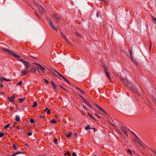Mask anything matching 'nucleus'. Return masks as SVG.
I'll list each match as a JSON object with an SVG mask.
<instances>
[{"instance_id": "f257e3e1", "label": "nucleus", "mask_w": 156, "mask_h": 156, "mask_svg": "<svg viewBox=\"0 0 156 156\" xmlns=\"http://www.w3.org/2000/svg\"><path fill=\"white\" fill-rule=\"evenodd\" d=\"M2 50L5 51V53H8L9 55H10L12 56H14L16 58H19L20 57V56L16 54H14L13 52L12 51L8 49L5 48H4L2 47L1 48Z\"/></svg>"}, {"instance_id": "f03ea898", "label": "nucleus", "mask_w": 156, "mask_h": 156, "mask_svg": "<svg viewBox=\"0 0 156 156\" xmlns=\"http://www.w3.org/2000/svg\"><path fill=\"white\" fill-rule=\"evenodd\" d=\"M119 80L120 81L123 82L127 87L129 88H131L132 90H133L132 87V84L131 83H129L127 81L126 79L121 78L119 79Z\"/></svg>"}, {"instance_id": "7ed1b4c3", "label": "nucleus", "mask_w": 156, "mask_h": 156, "mask_svg": "<svg viewBox=\"0 0 156 156\" xmlns=\"http://www.w3.org/2000/svg\"><path fill=\"white\" fill-rule=\"evenodd\" d=\"M19 61L20 62H22V63L23 64L25 67V69H27L29 67V66L28 64H30L27 61L24 60L23 59L20 58L19 60Z\"/></svg>"}, {"instance_id": "20e7f679", "label": "nucleus", "mask_w": 156, "mask_h": 156, "mask_svg": "<svg viewBox=\"0 0 156 156\" xmlns=\"http://www.w3.org/2000/svg\"><path fill=\"white\" fill-rule=\"evenodd\" d=\"M47 20L48 22V23H49V24L50 26L52 27V29L54 30L55 31H57V27H55L54 25H53L52 23V22H51L50 19V18H48L47 19Z\"/></svg>"}, {"instance_id": "39448f33", "label": "nucleus", "mask_w": 156, "mask_h": 156, "mask_svg": "<svg viewBox=\"0 0 156 156\" xmlns=\"http://www.w3.org/2000/svg\"><path fill=\"white\" fill-rule=\"evenodd\" d=\"M53 17L54 18H55L57 21H59L61 19V17L56 14H54L53 16Z\"/></svg>"}, {"instance_id": "423d86ee", "label": "nucleus", "mask_w": 156, "mask_h": 156, "mask_svg": "<svg viewBox=\"0 0 156 156\" xmlns=\"http://www.w3.org/2000/svg\"><path fill=\"white\" fill-rule=\"evenodd\" d=\"M83 100L84 101V102L89 107H92L91 105H90V103L87 101L86 99H83Z\"/></svg>"}, {"instance_id": "0eeeda50", "label": "nucleus", "mask_w": 156, "mask_h": 156, "mask_svg": "<svg viewBox=\"0 0 156 156\" xmlns=\"http://www.w3.org/2000/svg\"><path fill=\"white\" fill-rule=\"evenodd\" d=\"M138 144H139L140 146H141L142 147H143V148H144L145 147V145L141 141L140 139L139 138V139H138Z\"/></svg>"}, {"instance_id": "6e6552de", "label": "nucleus", "mask_w": 156, "mask_h": 156, "mask_svg": "<svg viewBox=\"0 0 156 156\" xmlns=\"http://www.w3.org/2000/svg\"><path fill=\"white\" fill-rule=\"evenodd\" d=\"M15 98V97L14 96H13L12 97H8V99L10 102H12L14 101Z\"/></svg>"}, {"instance_id": "1a4fd4ad", "label": "nucleus", "mask_w": 156, "mask_h": 156, "mask_svg": "<svg viewBox=\"0 0 156 156\" xmlns=\"http://www.w3.org/2000/svg\"><path fill=\"white\" fill-rule=\"evenodd\" d=\"M29 71L28 70L23 71L22 72V75L24 76L29 73Z\"/></svg>"}, {"instance_id": "9d476101", "label": "nucleus", "mask_w": 156, "mask_h": 156, "mask_svg": "<svg viewBox=\"0 0 156 156\" xmlns=\"http://www.w3.org/2000/svg\"><path fill=\"white\" fill-rule=\"evenodd\" d=\"M106 76L108 77V79L109 80L111 79V77L110 76V74L108 72L107 70H104Z\"/></svg>"}, {"instance_id": "9b49d317", "label": "nucleus", "mask_w": 156, "mask_h": 156, "mask_svg": "<svg viewBox=\"0 0 156 156\" xmlns=\"http://www.w3.org/2000/svg\"><path fill=\"white\" fill-rule=\"evenodd\" d=\"M121 128L122 130L123 131V132L125 133V134L126 135H127L128 134L127 132H126V129H125L124 127L123 126H121Z\"/></svg>"}, {"instance_id": "f8f14e48", "label": "nucleus", "mask_w": 156, "mask_h": 156, "mask_svg": "<svg viewBox=\"0 0 156 156\" xmlns=\"http://www.w3.org/2000/svg\"><path fill=\"white\" fill-rule=\"evenodd\" d=\"M61 77H62L68 84L70 85H71L70 82L67 80L62 75V76H61Z\"/></svg>"}, {"instance_id": "ddd939ff", "label": "nucleus", "mask_w": 156, "mask_h": 156, "mask_svg": "<svg viewBox=\"0 0 156 156\" xmlns=\"http://www.w3.org/2000/svg\"><path fill=\"white\" fill-rule=\"evenodd\" d=\"M3 80L6 81H11V80L7 79L5 78H0V82H2Z\"/></svg>"}, {"instance_id": "4468645a", "label": "nucleus", "mask_w": 156, "mask_h": 156, "mask_svg": "<svg viewBox=\"0 0 156 156\" xmlns=\"http://www.w3.org/2000/svg\"><path fill=\"white\" fill-rule=\"evenodd\" d=\"M37 69V70L39 73H45L44 71V70H43L42 69L39 68H38L37 67L36 68Z\"/></svg>"}, {"instance_id": "2eb2a0df", "label": "nucleus", "mask_w": 156, "mask_h": 156, "mask_svg": "<svg viewBox=\"0 0 156 156\" xmlns=\"http://www.w3.org/2000/svg\"><path fill=\"white\" fill-rule=\"evenodd\" d=\"M88 115L90 117V118H91L92 120H93L94 121H96L95 119L94 118L93 115H91L89 113V112L88 113Z\"/></svg>"}, {"instance_id": "dca6fc26", "label": "nucleus", "mask_w": 156, "mask_h": 156, "mask_svg": "<svg viewBox=\"0 0 156 156\" xmlns=\"http://www.w3.org/2000/svg\"><path fill=\"white\" fill-rule=\"evenodd\" d=\"M131 60L132 61L134 62V63L136 65H137V61L135 59L133 58V57H132V58H131Z\"/></svg>"}, {"instance_id": "f3484780", "label": "nucleus", "mask_w": 156, "mask_h": 156, "mask_svg": "<svg viewBox=\"0 0 156 156\" xmlns=\"http://www.w3.org/2000/svg\"><path fill=\"white\" fill-rule=\"evenodd\" d=\"M51 83L53 87V88L55 89L56 88L57 86L55 84V83L53 81H51Z\"/></svg>"}, {"instance_id": "a211bd4d", "label": "nucleus", "mask_w": 156, "mask_h": 156, "mask_svg": "<svg viewBox=\"0 0 156 156\" xmlns=\"http://www.w3.org/2000/svg\"><path fill=\"white\" fill-rule=\"evenodd\" d=\"M20 120V117L19 116L16 115V116L15 120L19 122Z\"/></svg>"}, {"instance_id": "6ab92c4d", "label": "nucleus", "mask_w": 156, "mask_h": 156, "mask_svg": "<svg viewBox=\"0 0 156 156\" xmlns=\"http://www.w3.org/2000/svg\"><path fill=\"white\" fill-rule=\"evenodd\" d=\"M38 8L39 9V10H40V11L42 13V11L44 10V8H43V7L41 5L39 6Z\"/></svg>"}, {"instance_id": "aec40b11", "label": "nucleus", "mask_w": 156, "mask_h": 156, "mask_svg": "<svg viewBox=\"0 0 156 156\" xmlns=\"http://www.w3.org/2000/svg\"><path fill=\"white\" fill-rule=\"evenodd\" d=\"M26 99V98L25 97L20 98L19 99V101L21 103L24 100Z\"/></svg>"}, {"instance_id": "412c9836", "label": "nucleus", "mask_w": 156, "mask_h": 156, "mask_svg": "<svg viewBox=\"0 0 156 156\" xmlns=\"http://www.w3.org/2000/svg\"><path fill=\"white\" fill-rule=\"evenodd\" d=\"M60 34L62 37L64 39L66 37V36L64 35L62 32H60Z\"/></svg>"}, {"instance_id": "4be33fe9", "label": "nucleus", "mask_w": 156, "mask_h": 156, "mask_svg": "<svg viewBox=\"0 0 156 156\" xmlns=\"http://www.w3.org/2000/svg\"><path fill=\"white\" fill-rule=\"evenodd\" d=\"M72 135V134L71 132H69L68 134L66 135V137L68 138H69Z\"/></svg>"}, {"instance_id": "5701e85b", "label": "nucleus", "mask_w": 156, "mask_h": 156, "mask_svg": "<svg viewBox=\"0 0 156 156\" xmlns=\"http://www.w3.org/2000/svg\"><path fill=\"white\" fill-rule=\"evenodd\" d=\"M37 105V102L36 101H34V104L32 106V107L33 108H35L36 107Z\"/></svg>"}, {"instance_id": "b1692460", "label": "nucleus", "mask_w": 156, "mask_h": 156, "mask_svg": "<svg viewBox=\"0 0 156 156\" xmlns=\"http://www.w3.org/2000/svg\"><path fill=\"white\" fill-rule=\"evenodd\" d=\"M75 34L76 36H78L80 37V38L81 37V35L78 32H76L75 33Z\"/></svg>"}, {"instance_id": "393cba45", "label": "nucleus", "mask_w": 156, "mask_h": 156, "mask_svg": "<svg viewBox=\"0 0 156 156\" xmlns=\"http://www.w3.org/2000/svg\"><path fill=\"white\" fill-rule=\"evenodd\" d=\"M54 71L56 73H57L60 77L62 76V75L59 73L57 70L55 69L54 70Z\"/></svg>"}, {"instance_id": "a878e982", "label": "nucleus", "mask_w": 156, "mask_h": 156, "mask_svg": "<svg viewBox=\"0 0 156 156\" xmlns=\"http://www.w3.org/2000/svg\"><path fill=\"white\" fill-rule=\"evenodd\" d=\"M91 128L90 127V126L89 125H87L85 127V129L86 130H87L89 129H91Z\"/></svg>"}, {"instance_id": "bb28decb", "label": "nucleus", "mask_w": 156, "mask_h": 156, "mask_svg": "<svg viewBox=\"0 0 156 156\" xmlns=\"http://www.w3.org/2000/svg\"><path fill=\"white\" fill-rule=\"evenodd\" d=\"M129 52L130 54L131 58H132L133 56L132 55V50L130 49H129Z\"/></svg>"}, {"instance_id": "cd10ccee", "label": "nucleus", "mask_w": 156, "mask_h": 156, "mask_svg": "<svg viewBox=\"0 0 156 156\" xmlns=\"http://www.w3.org/2000/svg\"><path fill=\"white\" fill-rule=\"evenodd\" d=\"M30 72L32 73H34L36 72V71L34 68H32L31 69Z\"/></svg>"}, {"instance_id": "c85d7f7f", "label": "nucleus", "mask_w": 156, "mask_h": 156, "mask_svg": "<svg viewBox=\"0 0 156 156\" xmlns=\"http://www.w3.org/2000/svg\"><path fill=\"white\" fill-rule=\"evenodd\" d=\"M131 133L132 134H133V135H134L135 136V137L137 139H139V138L138 137V136H136V135L134 133H133V132L132 131Z\"/></svg>"}, {"instance_id": "c756f323", "label": "nucleus", "mask_w": 156, "mask_h": 156, "mask_svg": "<svg viewBox=\"0 0 156 156\" xmlns=\"http://www.w3.org/2000/svg\"><path fill=\"white\" fill-rule=\"evenodd\" d=\"M34 64L35 65H36V66H37L38 67L41 68V67H42V66L39 63H35Z\"/></svg>"}, {"instance_id": "7c9ffc66", "label": "nucleus", "mask_w": 156, "mask_h": 156, "mask_svg": "<svg viewBox=\"0 0 156 156\" xmlns=\"http://www.w3.org/2000/svg\"><path fill=\"white\" fill-rule=\"evenodd\" d=\"M152 21H154V22L155 24H156V18L154 17L153 16H152Z\"/></svg>"}, {"instance_id": "2f4dec72", "label": "nucleus", "mask_w": 156, "mask_h": 156, "mask_svg": "<svg viewBox=\"0 0 156 156\" xmlns=\"http://www.w3.org/2000/svg\"><path fill=\"white\" fill-rule=\"evenodd\" d=\"M95 105L98 108L99 110H101L102 109V108H101L100 106L96 104H95Z\"/></svg>"}, {"instance_id": "473e14b6", "label": "nucleus", "mask_w": 156, "mask_h": 156, "mask_svg": "<svg viewBox=\"0 0 156 156\" xmlns=\"http://www.w3.org/2000/svg\"><path fill=\"white\" fill-rule=\"evenodd\" d=\"M10 125V124H7L6 125H5L4 126V128L5 129H6L7 128H8L9 127V126Z\"/></svg>"}, {"instance_id": "72a5a7b5", "label": "nucleus", "mask_w": 156, "mask_h": 156, "mask_svg": "<svg viewBox=\"0 0 156 156\" xmlns=\"http://www.w3.org/2000/svg\"><path fill=\"white\" fill-rule=\"evenodd\" d=\"M51 122L52 123H55L57 122V121H55V119H53L51 121Z\"/></svg>"}, {"instance_id": "f704fd0d", "label": "nucleus", "mask_w": 156, "mask_h": 156, "mask_svg": "<svg viewBox=\"0 0 156 156\" xmlns=\"http://www.w3.org/2000/svg\"><path fill=\"white\" fill-rule=\"evenodd\" d=\"M12 145L13 147V150H16L17 148V147L14 144H12Z\"/></svg>"}, {"instance_id": "c9c22d12", "label": "nucleus", "mask_w": 156, "mask_h": 156, "mask_svg": "<svg viewBox=\"0 0 156 156\" xmlns=\"http://www.w3.org/2000/svg\"><path fill=\"white\" fill-rule=\"evenodd\" d=\"M77 89L78 90H79L81 93H82L83 94H85V93L82 90H81L80 89V88H77Z\"/></svg>"}, {"instance_id": "e433bc0d", "label": "nucleus", "mask_w": 156, "mask_h": 156, "mask_svg": "<svg viewBox=\"0 0 156 156\" xmlns=\"http://www.w3.org/2000/svg\"><path fill=\"white\" fill-rule=\"evenodd\" d=\"M22 81H20L17 84V85H19L20 86H21L22 84Z\"/></svg>"}, {"instance_id": "4c0bfd02", "label": "nucleus", "mask_w": 156, "mask_h": 156, "mask_svg": "<svg viewBox=\"0 0 156 156\" xmlns=\"http://www.w3.org/2000/svg\"><path fill=\"white\" fill-rule=\"evenodd\" d=\"M23 153L22 152L18 151V152H16V153H14V154H15V155L16 156V155L17 154H21V153Z\"/></svg>"}, {"instance_id": "58836bf2", "label": "nucleus", "mask_w": 156, "mask_h": 156, "mask_svg": "<svg viewBox=\"0 0 156 156\" xmlns=\"http://www.w3.org/2000/svg\"><path fill=\"white\" fill-rule=\"evenodd\" d=\"M39 117L40 118H44L45 117V116L44 115H40L39 116Z\"/></svg>"}, {"instance_id": "ea45409f", "label": "nucleus", "mask_w": 156, "mask_h": 156, "mask_svg": "<svg viewBox=\"0 0 156 156\" xmlns=\"http://www.w3.org/2000/svg\"><path fill=\"white\" fill-rule=\"evenodd\" d=\"M30 122L31 123H34V120L32 119H30Z\"/></svg>"}, {"instance_id": "a19ab883", "label": "nucleus", "mask_w": 156, "mask_h": 156, "mask_svg": "<svg viewBox=\"0 0 156 156\" xmlns=\"http://www.w3.org/2000/svg\"><path fill=\"white\" fill-rule=\"evenodd\" d=\"M127 152L128 153H129L130 154H132V152L129 150H127Z\"/></svg>"}, {"instance_id": "79ce46f5", "label": "nucleus", "mask_w": 156, "mask_h": 156, "mask_svg": "<svg viewBox=\"0 0 156 156\" xmlns=\"http://www.w3.org/2000/svg\"><path fill=\"white\" fill-rule=\"evenodd\" d=\"M94 115L96 116L97 117H98V118L99 119H101V117L98 114H95Z\"/></svg>"}, {"instance_id": "37998d69", "label": "nucleus", "mask_w": 156, "mask_h": 156, "mask_svg": "<svg viewBox=\"0 0 156 156\" xmlns=\"http://www.w3.org/2000/svg\"><path fill=\"white\" fill-rule=\"evenodd\" d=\"M151 42L150 41L149 50L150 51H151Z\"/></svg>"}, {"instance_id": "c03bdc74", "label": "nucleus", "mask_w": 156, "mask_h": 156, "mask_svg": "<svg viewBox=\"0 0 156 156\" xmlns=\"http://www.w3.org/2000/svg\"><path fill=\"white\" fill-rule=\"evenodd\" d=\"M66 154L68 156H70L71 155V154L69 152V151H67L66 152Z\"/></svg>"}, {"instance_id": "a18cd8bd", "label": "nucleus", "mask_w": 156, "mask_h": 156, "mask_svg": "<svg viewBox=\"0 0 156 156\" xmlns=\"http://www.w3.org/2000/svg\"><path fill=\"white\" fill-rule=\"evenodd\" d=\"M101 110L102 111L103 113L105 114H106V115H107V113L102 108V110Z\"/></svg>"}, {"instance_id": "49530a36", "label": "nucleus", "mask_w": 156, "mask_h": 156, "mask_svg": "<svg viewBox=\"0 0 156 156\" xmlns=\"http://www.w3.org/2000/svg\"><path fill=\"white\" fill-rule=\"evenodd\" d=\"M4 135V133H0V137H1L2 136H3Z\"/></svg>"}, {"instance_id": "de8ad7c7", "label": "nucleus", "mask_w": 156, "mask_h": 156, "mask_svg": "<svg viewBox=\"0 0 156 156\" xmlns=\"http://www.w3.org/2000/svg\"><path fill=\"white\" fill-rule=\"evenodd\" d=\"M41 69L43 70H44H44H46V69L45 68H44V67L42 66V67H41L40 68Z\"/></svg>"}, {"instance_id": "09e8293b", "label": "nucleus", "mask_w": 156, "mask_h": 156, "mask_svg": "<svg viewBox=\"0 0 156 156\" xmlns=\"http://www.w3.org/2000/svg\"><path fill=\"white\" fill-rule=\"evenodd\" d=\"M103 68L104 69V70H105L106 69L107 70L106 66L105 65H103Z\"/></svg>"}, {"instance_id": "8fccbe9b", "label": "nucleus", "mask_w": 156, "mask_h": 156, "mask_svg": "<svg viewBox=\"0 0 156 156\" xmlns=\"http://www.w3.org/2000/svg\"><path fill=\"white\" fill-rule=\"evenodd\" d=\"M64 40L65 41H66L68 43H69V41L66 38H66H65L64 39Z\"/></svg>"}, {"instance_id": "3c124183", "label": "nucleus", "mask_w": 156, "mask_h": 156, "mask_svg": "<svg viewBox=\"0 0 156 156\" xmlns=\"http://www.w3.org/2000/svg\"><path fill=\"white\" fill-rule=\"evenodd\" d=\"M57 139H55L54 140V142L55 144H57Z\"/></svg>"}, {"instance_id": "603ef678", "label": "nucleus", "mask_w": 156, "mask_h": 156, "mask_svg": "<svg viewBox=\"0 0 156 156\" xmlns=\"http://www.w3.org/2000/svg\"><path fill=\"white\" fill-rule=\"evenodd\" d=\"M47 113L48 114H49L51 113L50 109H48V110L47 111Z\"/></svg>"}, {"instance_id": "864d4df0", "label": "nucleus", "mask_w": 156, "mask_h": 156, "mask_svg": "<svg viewBox=\"0 0 156 156\" xmlns=\"http://www.w3.org/2000/svg\"><path fill=\"white\" fill-rule=\"evenodd\" d=\"M27 134L29 136H30L32 135V133L31 132H30L29 133H27Z\"/></svg>"}, {"instance_id": "5fc2aeb1", "label": "nucleus", "mask_w": 156, "mask_h": 156, "mask_svg": "<svg viewBox=\"0 0 156 156\" xmlns=\"http://www.w3.org/2000/svg\"><path fill=\"white\" fill-rule=\"evenodd\" d=\"M44 80L47 83H48V81L46 79H44Z\"/></svg>"}, {"instance_id": "6e6d98bb", "label": "nucleus", "mask_w": 156, "mask_h": 156, "mask_svg": "<svg viewBox=\"0 0 156 156\" xmlns=\"http://www.w3.org/2000/svg\"><path fill=\"white\" fill-rule=\"evenodd\" d=\"M72 155L73 156H76V154L75 153H73Z\"/></svg>"}, {"instance_id": "4d7b16f0", "label": "nucleus", "mask_w": 156, "mask_h": 156, "mask_svg": "<svg viewBox=\"0 0 156 156\" xmlns=\"http://www.w3.org/2000/svg\"><path fill=\"white\" fill-rule=\"evenodd\" d=\"M16 128H17L18 129H20V127L19 126H17L16 127Z\"/></svg>"}, {"instance_id": "13d9d810", "label": "nucleus", "mask_w": 156, "mask_h": 156, "mask_svg": "<svg viewBox=\"0 0 156 156\" xmlns=\"http://www.w3.org/2000/svg\"><path fill=\"white\" fill-rule=\"evenodd\" d=\"M74 135L75 137H76L77 136L78 134L77 133H74Z\"/></svg>"}, {"instance_id": "bf43d9fd", "label": "nucleus", "mask_w": 156, "mask_h": 156, "mask_svg": "<svg viewBox=\"0 0 156 156\" xmlns=\"http://www.w3.org/2000/svg\"><path fill=\"white\" fill-rule=\"evenodd\" d=\"M48 110V109L47 108H46L44 110V112H46L47 111V110Z\"/></svg>"}, {"instance_id": "052dcab7", "label": "nucleus", "mask_w": 156, "mask_h": 156, "mask_svg": "<svg viewBox=\"0 0 156 156\" xmlns=\"http://www.w3.org/2000/svg\"><path fill=\"white\" fill-rule=\"evenodd\" d=\"M36 16H37V18L38 19H40V17L39 16V15L38 14H37V15H36Z\"/></svg>"}, {"instance_id": "680f3d73", "label": "nucleus", "mask_w": 156, "mask_h": 156, "mask_svg": "<svg viewBox=\"0 0 156 156\" xmlns=\"http://www.w3.org/2000/svg\"><path fill=\"white\" fill-rule=\"evenodd\" d=\"M101 2H106V1L105 0H100Z\"/></svg>"}, {"instance_id": "e2e57ef3", "label": "nucleus", "mask_w": 156, "mask_h": 156, "mask_svg": "<svg viewBox=\"0 0 156 156\" xmlns=\"http://www.w3.org/2000/svg\"><path fill=\"white\" fill-rule=\"evenodd\" d=\"M0 86L2 88L3 87V84H0Z\"/></svg>"}, {"instance_id": "0e129e2a", "label": "nucleus", "mask_w": 156, "mask_h": 156, "mask_svg": "<svg viewBox=\"0 0 156 156\" xmlns=\"http://www.w3.org/2000/svg\"><path fill=\"white\" fill-rule=\"evenodd\" d=\"M134 140L135 141V142L136 143H138V141L135 140V139Z\"/></svg>"}, {"instance_id": "69168bd1", "label": "nucleus", "mask_w": 156, "mask_h": 156, "mask_svg": "<svg viewBox=\"0 0 156 156\" xmlns=\"http://www.w3.org/2000/svg\"><path fill=\"white\" fill-rule=\"evenodd\" d=\"M35 12V15L36 16L37 15V14H38L37 13V12L36 11H34Z\"/></svg>"}, {"instance_id": "338daca9", "label": "nucleus", "mask_w": 156, "mask_h": 156, "mask_svg": "<svg viewBox=\"0 0 156 156\" xmlns=\"http://www.w3.org/2000/svg\"><path fill=\"white\" fill-rule=\"evenodd\" d=\"M83 107L85 109H86V110H87V109L85 107V106L83 105Z\"/></svg>"}, {"instance_id": "774afa93", "label": "nucleus", "mask_w": 156, "mask_h": 156, "mask_svg": "<svg viewBox=\"0 0 156 156\" xmlns=\"http://www.w3.org/2000/svg\"><path fill=\"white\" fill-rule=\"evenodd\" d=\"M15 156V154H13L12 155H10V156Z\"/></svg>"}]
</instances>
